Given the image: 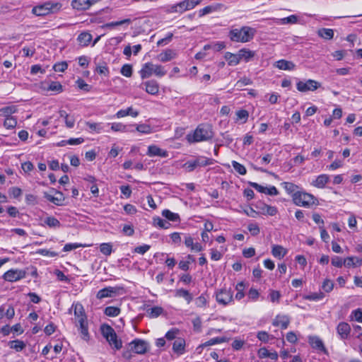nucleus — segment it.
Returning <instances> with one entry per match:
<instances>
[{
  "label": "nucleus",
  "mask_w": 362,
  "mask_h": 362,
  "mask_svg": "<svg viewBox=\"0 0 362 362\" xmlns=\"http://www.w3.org/2000/svg\"><path fill=\"white\" fill-rule=\"evenodd\" d=\"M256 29L250 26H243L241 28H234L230 30L229 37L231 41L236 42H247L253 39Z\"/></svg>",
  "instance_id": "1"
},
{
  "label": "nucleus",
  "mask_w": 362,
  "mask_h": 362,
  "mask_svg": "<svg viewBox=\"0 0 362 362\" xmlns=\"http://www.w3.org/2000/svg\"><path fill=\"white\" fill-rule=\"evenodd\" d=\"M214 136L212 127L209 124H199L194 132V134L187 135L189 143L200 142L211 139Z\"/></svg>",
  "instance_id": "2"
},
{
  "label": "nucleus",
  "mask_w": 362,
  "mask_h": 362,
  "mask_svg": "<svg viewBox=\"0 0 362 362\" xmlns=\"http://www.w3.org/2000/svg\"><path fill=\"white\" fill-rule=\"evenodd\" d=\"M100 331L103 336L112 347L116 350H119L122 348V342L118 339L115 331L111 326L103 324L100 327Z\"/></svg>",
  "instance_id": "3"
},
{
  "label": "nucleus",
  "mask_w": 362,
  "mask_h": 362,
  "mask_svg": "<svg viewBox=\"0 0 362 362\" xmlns=\"http://www.w3.org/2000/svg\"><path fill=\"white\" fill-rule=\"evenodd\" d=\"M139 74L141 78L144 79L149 78L152 74L162 77L165 75L166 71H165L164 67L161 65L148 62L143 65Z\"/></svg>",
  "instance_id": "4"
},
{
  "label": "nucleus",
  "mask_w": 362,
  "mask_h": 362,
  "mask_svg": "<svg viewBox=\"0 0 362 362\" xmlns=\"http://www.w3.org/2000/svg\"><path fill=\"white\" fill-rule=\"evenodd\" d=\"M294 204L299 206L309 207L317 202V198L313 194L304 192H296L292 194Z\"/></svg>",
  "instance_id": "5"
},
{
  "label": "nucleus",
  "mask_w": 362,
  "mask_h": 362,
  "mask_svg": "<svg viewBox=\"0 0 362 362\" xmlns=\"http://www.w3.org/2000/svg\"><path fill=\"white\" fill-rule=\"evenodd\" d=\"M215 160L212 158H206L204 156H199L194 160H190L187 161L184 165L183 168L187 172H192L198 167H204L214 164Z\"/></svg>",
  "instance_id": "6"
},
{
  "label": "nucleus",
  "mask_w": 362,
  "mask_h": 362,
  "mask_svg": "<svg viewBox=\"0 0 362 362\" xmlns=\"http://www.w3.org/2000/svg\"><path fill=\"white\" fill-rule=\"evenodd\" d=\"M216 300L218 304L227 305L233 300V292L231 288H221L216 292Z\"/></svg>",
  "instance_id": "7"
},
{
  "label": "nucleus",
  "mask_w": 362,
  "mask_h": 362,
  "mask_svg": "<svg viewBox=\"0 0 362 362\" xmlns=\"http://www.w3.org/2000/svg\"><path fill=\"white\" fill-rule=\"evenodd\" d=\"M130 350L137 354H144L148 349V343L139 339L133 340L129 344Z\"/></svg>",
  "instance_id": "8"
},
{
  "label": "nucleus",
  "mask_w": 362,
  "mask_h": 362,
  "mask_svg": "<svg viewBox=\"0 0 362 362\" xmlns=\"http://www.w3.org/2000/svg\"><path fill=\"white\" fill-rule=\"evenodd\" d=\"M320 87V83L315 80L308 79L306 81H298L296 84L298 90L300 92L314 91Z\"/></svg>",
  "instance_id": "9"
},
{
  "label": "nucleus",
  "mask_w": 362,
  "mask_h": 362,
  "mask_svg": "<svg viewBox=\"0 0 362 362\" xmlns=\"http://www.w3.org/2000/svg\"><path fill=\"white\" fill-rule=\"evenodd\" d=\"M26 272L21 269H10L4 273L3 279L9 282L19 281L25 277Z\"/></svg>",
  "instance_id": "10"
},
{
  "label": "nucleus",
  "mask_w": 362,
  "mask_h": 362,
  "mask_svg": "<svg viewBox=\"0 0 362 362\" xmlns=\"http://www.w3.org/2000/svg\"><path fill=\"white\" fill-rule=\"evenodd\" d=\"M100 0H72L71 7L77 11H84L90 8Z\"/></svg>",
  "instance_id": "11"
},
{
  "label": "nucleus",
  "mask_w": 362,
  "mask_h": 362,
  "mask_svg": "<svg viewBox=\"0 0 362 362\" xmlns=\"http://www.w3.org/2000/svg\"><path fill=\"white\" fill-rule=\"evenodd\" d=\"M75 325L78 327V330L81 334V338L85 341H88L90 339V334L88 332V324L87 317L84 319L81 318V320L76 321Z\"/></svg>",
  "instance_id": "12"
},
{
  "label": "nucleus",
  "mask_w": 362,
  "mask_h": 362,
  "mask_svg": "<svg viewBox=\"0 0 362 362\" xmlns=\"http://www.w3.org/2000/svg\"><path fill=\"white\" fill-rule=\"evenodd\" d=\"M308 342L312 348L316 349L317 351L322 352L327 354V350L325 348L322 340L317 336H310L308 337Z\"/></svg>",
  "instance_id": "13"
},
{
  "label": "nucleus",
  "mask_w": 362,
  "mask_h": 362,
  "mask_svg": "<svg viewBox=\"0 0 362 362\" xmlns=\"http://www.w3.org/2000/svg\"><path fill=\"white\" fill-rule=\"evenodd\" d=\"M44 197L57 206H62L65 199L63 193L59 191H55L54 196L45 192Z\"/></svg>",
  "instance_id": "14"
},
{
  "label": "nucleus",
  "mask_w": 362,
  "mask_h": 362,
  "mask_svg": "<svg viewBox=\"0 0 362 362\" xmlns=\"http://www.w3.org/2000/svg\"><path fill=\"white\" fill-rule=\"evenodd\" d=\"M146 154L148 156H159L161 158H166L168 156L167 151L163 150L156 145H151L148 147Z\"/></svg>",
  "instance_id": "15"
},
{
  "label": "nucleus",
  "mask_w": 362,
  "mask_h": 362,
  "mask_svg": "<svg viewBox=\"0 0 362 362\" xmlns=\"http://www.w3.org/2000/svg\"><path fill=\"white\" fill-rule=\"evenodd\" d=\"M50 3L47 2L42 5H38L33 8V13L37 16H43L51 12Z\"/></svg>",
  "instance_id": "16"
},
{
  "label": "nucleus",
  "mask_w": 362,
  "mask_h": 362,
  "mask_svg": "<svg viewBox=\"0 0 362 362\" xmlns=\"http://www.w3.org/2000/svg\"><path fill=\"white\" fill-rule=\"evenodd\" d=\"M337 332L340 339H346L349 336L351 327L348 323L341 322L337 325Z\"/></svg>",
  "instance_id": "17"
},
{
  "label": "nucleus",
  "mask_w": 362,
  "mask_h": 362,
  "mask_svg": "<svg viewBox=\"0 0 362 362\" xmlns=\"http://www.w3.org/2000/svg\"><path fill=\"white\" fill-rule=\"evenodd\" d=\"M72 308L74 313V323H76V321L81 320V318L87 317L83 306L80 303H73Z\"/></svg>",
  "instance_id": "18"
},
{
  "label": "nucleus",
  "mask_w": 362,
  "mask_h": 362,
  "mask_svg": "<svg viewBox=\"0 0 362 362\" xmlns=\"http://www.w3.org/2000/svg\"><path fill=\"white\" fill-rule=\"evenodd\" d=\"M177 56V52L171 49H167L157 56V59L161 62H167Z\"/></svg>",
  "instance_id": "19"
},
{
  "label": "nucleus",
  "mask_w": 362,
  "mask_h": 362,
  "mask_svg": "<svg viewBox=\"0 0 362 362\" xmlns=\"http://www.w3.org/2000/svg\"><path fill=\"white\" fill-rule=\"evenodd\" d=\"M134 124H123L120 122H114L111 124V129L114 132H133L134 130L133 127Z\"/></svg>",
  "instance_id": "20"
},
{
  "label": "nucleus",
  "mask_w": 362,
  "mask_h": 362,
  "mask_svg": "<svg viewBox=\"0 0 362 362\" xmlns=\"http://www.w3.org/2000/svg\"><path fill=\"white\" fill-rule=\"evenodd\" d=\"M145 86V90L151 95H156L159 91V86L157 81L151 80L142 83Z\"/></svg>",
  "instance_id": "21"
},
{
  "label": "nucleus",
  "mask_w": 362,
  "mask_h": 362,
  "mask_svg": "<svg viewBox=\"0 0 362 362\" xmlns=\"http://www.w3.org/2000/svg\"><path fill=\"white\" fill-rule=\"evenodd\" d=\"M173 350L177 355H182L185 351V340L183 338H178L174 341Z\"/></svg>",
  "instance_id": "22"
},
{
  "label": "nucleus",
  "mask_w": 362,
  "mask_h": 362,
  "mask_svg": "<svg viewBox=\"0 0 362 362\" xmlns=\"http://www.w3.org/2000/svg\"><path fill=\"white\" fill-rule=\"evenodd\" d=\"M257 208L259 210V213L263 215L275 216L278 212L276 207L266 204H261L260 206H257Z\"/></svg>",
  "instance_id": "23"
},
{
  "label": "nucleus",
  "mask_w": 362,
  "mask_h": 362,
  "mask_svg": "<svg viewBox=\"0 0 362 362\" xmlns=\"http://www.w3.org/2000/svg\"><path fill=\"white\" fill-rule=\"evenodd\" d=\"M257 355L260 358H269L274 361H276L279 356L276 351H269L265 347L260 348L257 351Z\"/></svg>",
  "instance_id": "24"
},
{
  "label": "nucleus",
  "mask_w": 362,
  "mask_h": 362,
  "mask_svg": "<svg viewBox=\"0 0 362 362\" xmlns=\"http://www.w3.org/2000/svg\"><path fill=\"white\" fill-rule=\"evenodd\" d=\"M290 323V320L286 315H277L274 320L272 325L275 327L280 326L281 329H285L288 327Z\"/></svg>",
  "instance_id": "25"
},
{
  "label": "nucleus",
  "mask_w": 362,
  "mask_h": 362,
  "mask_svg": "<svg viewBox=\"0 0 362 362\" xmlns=\"http://www.w3.org/2000/svg\"><path fill=\"white\" fill-rule=\"evenodd\" d=\"M329 181V175L326 174H322L318 175L316 179L313 181L312 185L317 188H324Z\"/></svg>",
  "instance_id": "26"
},
{
  "label": "nucleus",
  "mask_w": 362,
  "mask_h": 362,
  "mask_svg": "<svg viewBox=\"0 0 362 362\" xmlns=\"http://www.w3.org/2000/svg\"><path fill=\"white\" fill-rule=\"evenodd\" d=\"M276 67L281 70H288L291 71L293 70L296 67L294 63L291 61H287L285 59H280L276 62Z\"/></svg>",
  "instance_id": "27"
},
{
  "label": "nucleus",
  "mask_w": 362,
  "mask_h": 362,
  "mask_svg": "<svg viewBox=\"0 0 362 362\" xmlns=\"http://www.w3.org/2000/svg\"><path fill=\"white\" fill-rule=\"evenodd\" d=\"M221 7L222 4H220L207 6L199 11V16L202 17L206 14L216 11L219 10Z\"/></svg>",
  "instance_id": "28"
},
{
  "label": "nucleus",
  "mask_w": 362,
  "mask_h": 362,
  "mask_svg": "<svg viewBox=\"0 0 362 362\" xmlns=\"http://www.w3.org/2000/svg\"><path fill=\"white\" fill-rule=\"evenodd\" d=\"M255 52L247 49H242L238 52L240 61L244 60L246 62H250L255 57Z\"/></svg>",
  "instance_id": "29"
},
{
  "label": "nucleus",
  "mask_w": 362,
  "mask_h": 362,
  "mask_svg": "<svg viewBox=\"0 0 362 362\" xmlns=\"http://www.w3.org/2000/svg\"><path fill=\"white\" fill-rule=\"evenodd\" d=\"M114 293H115V288H113V287H107V288L100 289L97 293L96 296H97V298L98 299H103L104 298L112 297Z\"/></svg>",
  "instance_id": "30"
},
{
  "label": "nucleus",
  "mask_w": 362,
  "mask_h": 362,
  "mask_svg": "<svg viewBox=\"0 0 362 362\" xmlns=\"http://www.w3.org/2000/svg\"><path fill=\"white\" fill-rule=\"evenodd\" d=\"M127 115H131L133 117H136L139 115V112L136 110H134L132 107H129L126 110H119L116 114V116L118 118L124 117Z\"/></svg>",
  "instance_id": "31"
},
{
  "label": "nucleus",
  "mask_w": 362,
  "mask_h": 362,
  "mask_svg": "<svg viewBox=\"0 0 362 362\" xmlns=\"http://www.w3.org/2000/svg\"><path fill=\"white\" fill-rule=\"evenodd\" d=\"M317 35L325 40H332L334 37V30L330 28H320L317 30Z\"/></svg>",
  "instance_id": "32"
},
{
  "label": "nucleus",
  "mask_w": 362,
  "mask_h": 362,
  "mask_svg": "<svg viewBox=\"0 0 362 362\" xmlns=\"http://www.w3.org/2000/svg\"><path fill=\"white\" fill-rule=\"evenodd\" d=\"M238 54H233L230 52H226L225 54V59L228 61V64L230 66H235L240 63V58Z\"/></svg>",
  "instance_id": "33"
},
{
  "label": "nucleus",
  "mask_w": 362,
  "mask_h": 362,
  "mask_svg": "<svg viewBox=\"0 0 362 362\" xmlns=\"http://www.w3.org/2000/svg\"><path fill=\"white\" fill-rule=\"evenodd\" d=\"M272 253L274 257L281 259L286 255V250L282 246L275 245L272 247Z\"/></svg>",
  "instance_id": "34"
},
{
  "label": "nucleus",
  "mask_w": 362,
  "mask_h": 362,
  "mask_svg": "<svg viewBox=\"0 0 362 362\" xmlns=\"http://www.w3.org/2000/svg\"><path fill=\"white\" fill-rule=\"evenodd\" d=\"M92 40V35L86 32L81 33L77 38L79 44L82 46H87Z\"/></svg>",
  "instance_id": "35"
},
{
  "label": "nucleus",
  "mask_w": 362,
  "mask_h": 362,
  "mask_svg": "<svg viewBox=\"0 0 362 362\" xmlns=\"http://www.w3.org/2000/svg\"><path fill=\"white\" fill-rule=\"evenodd\" d=\"M162 216L170 221L179 222L180 221L179 214L173 213L169 209H164L162 211Z\"/></svg>",
  "instance_id": "36"
},
{
  "label": "nucleus",
  "mask_w": 362,
  "mask_h": 362,
  "mask_svg": "<svg viewBox=\"0 0 362 362\" xmlns=\"http://www.w3.org/2000/svg\"><path fill=\"white\" fill-rule=\"evenodd\" d=\"M175 296L176 297H182L184 298L187 303H189L192 300V296L187 290L184 288L177 289L175 291Z\"/></svg>",
  "instance_id": "37"
},
{
  "label": "nucleus",
  "mask_w": 362,
  "mask_h": 362,
  "mask_svg": "<svg viewBox=\"0 0 362 362\" xmlns=\"http://www.w3.org/2000/svg\"><path fill=\"white\" fill-rule=\"evenodd\" d=\"M8 346L11 349H15L16 351H21L25 347V344L19 339L10 341Z\"/></svg>",
  "instance_id": "38"
},
{
  "label": "nucleus",
  "mask_w": 362,
  "mask_h": 362,
  "mask_svg": "<svg viewBox=\"0 0 362 362\" xmlns=\"http://www.w3.org/2000/svg\"><path fill=\"white\" fill-rule=\"evenodd\" d=\"M362 264V259L355 257H349L346 258L345 266L349 267L351 266L357 267Z\"/></svg>",
  "instance_id": "39"
},
{
  "label": "nucleus",
  "mask_w": 362,
  "mask_h": 362,
  "mask_svg": "<svg viewBox=\"0 0 362 362\" xmlns=\"http://www.w3.org/2000/svg\"><path fill=\"white\" fill-rule=\"evenodd\" d=\"M45 223L47 225L49 228H59L61 226V223L59 221L53 217L49 216L45 219Z\"/></svg>",
  "instance_id": "40"
},
{
  "label": "nucleus",
  "mask_w": 362,
  "mask_h": 362,
  "mask_svg": "<svg viewBox=\"0 0 362 362\" xmlns=\"http://www.w3.org/2000/svg\"><path fill=\"white\" fill-rule=\"evenodd\" d=\"M325 294L322 292L312 293L303 297L304 299L308 300L317 301L323 299Z\"/></svg>",
  "instance_id": "41"
},
{
  "label": "nucleus",
  "mask_w": 362,
  "mask_h": 362,
  "mask_svg": "<svg viewBox=\"0 0 362 362\" xmlns=\"http://www.w3.org/2000/svg\"><path fill=\"white\" fill-rule=\"evenodd\" d=\"M180 334V330L177 328H172L165 335V338L168 341L176 340Z\"/></svg>",
  "instance_id": "42"
},
{
  "label": "nucleus",
  "mask_w": 362,
  "mask_h": 362,
  "mask_svg": "<svg viewBox=\"0 0 362 362\" xmlns=\"http://www.w3.org/2000/svg\"><path fill=\"white\" fill-rule=\"evenodd\" d=\"M298 21V17L296 15H291L288 17L277 19L276 23H281V24H294L297 23Z\"/></svg>",
  "instance_id": "43"
},
{
  "label": "nucleus",
  "mask_w": 362,
  "mask_h": 362,
  "mask_svg": "<svg viewBox=\"0 0 362 362\" xmlns=\"http://www.w3.org/2000/svg\"><path fill=\"white\" fill-rule=\"evenodd\" d=\"M104 313L109 317H116L119 315L120 309L117 307L108 306L105 309Z\"/></svg>",
  "instance_id": "44"
},
{
  "label": "nucleus",
  "mask_w": 362,
  "mask_h": 362,
  "mask_svg": "<svg viewBox=\"0 0 362 362\" xmlns=\"http://www.w3.org/2000/svg\"><path fill=\"white\" fill-rule=\"evenodd\" d=\"M282 185L288 194H293L295 192H298V186L292 182H284L282 183Z\"/></svg>",
  "instance_id": "45"
},
{
  "label": "nucleus",
  "mask_w": 362,
  "mask_h": 362,
  "mask_svg": "<svg viewBox=\"0 0 362 362\" xmlns=\"http://www.w3.org/2000/svg\"><path fill=\"white\" fill-rule=\"evenodd\" d=\"M100 251L101 253L106 256H109L111 255L112 252V245L111 243H102L100 245Z\"/></svg>",
  "instance_id": "46"
},
{
  "label": "nucleus",
  "mask_w": 362,
  "mask_h": 362,
  "mask_svg": "<svg viewBox=\"0 0 362 362\" xmlns=\"http://www.w3.org/2000/svg\"><path fill=\"white\" fill-rule=\"evenodd\" d=\"M163 310L161 307L155 306L148 309L147 313L150 317H157L163 313Z\"/></svg>",
  "instance_id": "47"
},
{
  "label": "nucleus",
  "mask_w": 362,
  "mask_h": 362,
  "mask_svg": "<svg viewBox=\"0 0 362 362\" xmlns=\"http://www.w3.org/2000/svg\"><path fill=\"white\" fill-rule=\"evenodd\" d=\"M136 126V130L143 134H150L151 132V127L150 125L146 124H137Z\"/></svg>",
  "instance_id": "48"
},
{
  "label": "nucleus",
  "mask_w": 362,
  "mask_h": 362,
  "mask_svg": "<svg viewBox=\"0 0 362 362\" xmlns=\"http://www.w3.org/2000/svg\"><path fill=\"white\" fill-rule=\"evenodd\" d=\"M232 165H233V168L235 169V170L237 171L239 174H240V175L246 174L247 170H246L245 167L243 165L239 163L237 161L233 160L232 162Z\"/></svg>",
  "instance_id": "49"
},
{
  "label": "nucleus",
  "mask_w": 362,
  "mask_h": 362,
  "mask_svg": "<svg viewBox=\"0 0 362 362\" xmlns=\"http://www.w3.org/2000/svg\"><path fill=\"white\" fill-rule=\"evenodd\" d=\"M130 23H131V20L129 18H126V19H124V20H122V21H115V22H111V23H106L104 25V27H105V28H112V27H115V26L122 25H124V24H129Z\"/></svg>",
  "instance_id": "50"
},
{
  "label": "nucleus",
  "mask_w": 362,
  "mask_h": 362,
  "mask_svg": "<svg viewBox=\"0 0 362 362\" xmlns=\"http://www.w3.org/2000/svg\"><path fill=\"white\" fill-rule=\"evenodd\" d=\"M208 296L206 294H202L196 299V305L197 307L202 308L206 305Z\"/></svg>",
  "instance_id": "51"
},
{
  "label": "nucleus",
  "mask_w": 362,
  "mask_h": 362,
  "mask_svg": "<svg viewBox=\"0 0 362 362\" xmlns=\"http://www.w3.org/2000/svg\"><path fill=\"white\" fill-rule=\"evenodd\" d=\"M224 341H225V339L223 337H215V338H213V339L209 340L208 341L202 344V345H200L199 347L211 346V345H214V344H220V343H222Z\"/></svg>",
  "instance_id": "52"
},
{
  "label": "nucleus",
  "mask_w": 362,
  "mask_h": 362,
  "mask_svg": "<svg viewBox=\"0 0 362 362\" xmlns=\"http://www.w3.org/2000/svg\"><path fill=\"white\" fill-rule=\"evenodd\" d=\"M17 124V121L12 117H6L4 122V125L6 129H13Z\"/></svg>",
  "instance_id": "53"
},
{
  "label": "nucleus",
  "mask_w": 362,
  "mask_h": 362,
  "mask_svg": "<svg viewBox=\"0 0 362 362\" xmlns=\"http://www.w3.org/2000/svg\"><path fill=\"white\" fill-rule=\"evenodd\" d=\"M121 74L126 76L130 77L132 75V66L130 64H126L123 65L120 71Z\"/></svg>",
  "instance_id": "54"
},
{
  "label": "nucleus",
  "mask_w": 362,
  "mask_h": 362,
  "mask_svg": "<svg viewBox=\"0 0 362 362\" xmlns=\"http://www.w3.org/2000/svg\"><path fill=\"white\" fill-rule=\"evenodd\" d=\"M269 296L272 303H279L281 295L278 291L270 290Z\"/></svg>",
  "instance_id": "55"
},
{
  "label": "nucleus",
  "mask_w": 362,
  "mask_h": 362,
  "mask_svg": "<svg viewBox=\"0 0 362 362\" xmlns=\"http://www.w3.org/2000/svg\"><path fill=\"white\" fill-rule=\"evenodd\" d=\"M345 263H346V259H343L342 258H341L338 256H334L332 258V264L334 267L340 268L343 265H345Z\"/></svg>",
  "instance_id": "56"
},
{
  "label": "nucleus",
  "mask_w": 362,
  "mask_h": 362,
  "mask_svg": "<svg viewBox=\"0 0 362 362\" xmlns=\"http://www.w3.org/2000/svg\"><path fill=\"white\" fill-rule=\"evenodd\" d=\"M154 224L159 226L161 228L167 229L170 226V223L160 218V217L155 218L153 219Z\"/></svg>",
  "instance_id": "57"
},
{
  "label": "nucleus",
  "mask_w": 362,
  "mask_h": 362,
  "mask_svg": "<svg viewBox=\"0 0 362 362\" xmlns=\"http://www.w3.org/2000/svg\"><path fill=\"white\" fill-rule=\"evenodd\" d=\"M237 116V120H243V123L246 122L247 120L249 113L245 110H240L235 113Z\"/></svg>",
  "instance_id": "58"
},
{
  "label": "nucleus",
  "mask_w": 362,
  "mask_h": 362,
  "mask_svg": "<svg viewBox=\"0 0 362 362\" xmlns=\"http://www.w3.org/2000/svg\"><path fill=\"white\" fill-rule=\"evenodd\" d=\"M86 124L89 128L90 132L100 133L101 130L100 124L99 123L86 122Z\"/></svg>",
  "instance_id": "59"
},
{
  "label": "nucleus",
  "mask_w": 362,
  "mask_h": 362,
  "mask_svg": "<svg viewBox=\"0 0 362 362\" xmlns=\"http://www.w3.org/2000/svg\"><path fill=\"white\" fill-rule=\"evenodd\" d=\"M351 319H354L358 322H362V310L358 308L351 312L350 315Z\"/></svg>",
  "instance_id": "60"
},
{
  "label": "nucleus",
  "mask_w": 362,
  "mask_h": 362,
  "mask_svg": "<svg viewBox=\"0 0 362 362\" xmlns=\"http://www.w3.org/2000/svg\"><path fill=\"white\" fill-rule=\"evenodd\" d=\"M334 288V282L329 279H325L322 285V288L325 292H331Z\"/></svg>",
  "instance_id": "61"
},
{
  "label": "nucleus",
  "mask_w": 362,
  "mask_h": 362,
  "mask_svg": "<svg viewBox=\"0 0 362 362\" xmlns=\"http://www.w3.org/2000/svg\"><path fill=\"white\" fill-rule=\"evenodd\" d=\"M86 246V245H82V244H79V243H67L64 245L63 250L64 252H69V251L76 250L78 247H84Z\"/></svg>",
  "instance_id": "62"
},
{
  "label": "nucleus",
  "mask_w": 362,
  "mask_h": 362,
  "mask_svg": "<svg viewBox=\"0 0 362 362\" xmlns=\"http://www.w3.org/2000/svg\"><path fill=\"white\" fill-rule=\"evenodd\" d=\"M247 229L253 236L257 235L260 232L259 227L257 223H250Z\"/></svg>",
  "instance_id": "63"
},
{
  "label": "nucleus",
  "mask_w": 362,
  "mask_h": 362,
  "mask_svg": "<svg viewBox=\"0 0 362 362\" xmlns=\"http://www.w3.org/2000/svg\"><path fill=\"white\" fill-rule=\"evenodd\" d=\"M67 67H68V64L66 62H59V63L55 64L53 66L54 70L55 71H59V72L64 71L67 69Z\"/></svg>",
  "instance_id": "64"
}]
</instances>
